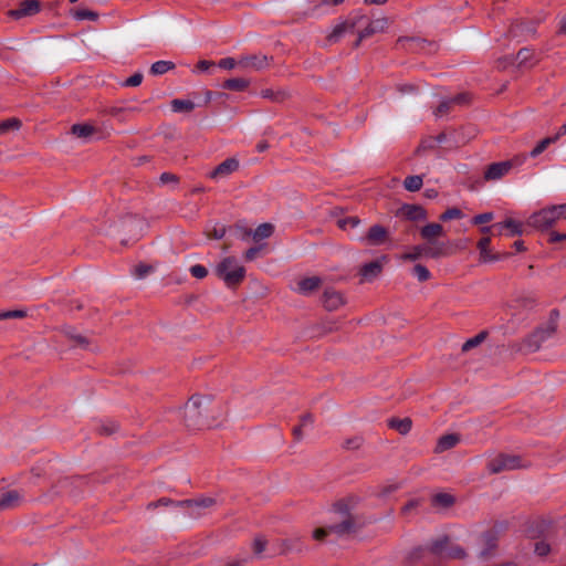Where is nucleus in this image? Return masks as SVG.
<instances>
[{
    "mask_svg": "<svg viewBox=\"0 0 566 566\" xmlns=\"http://www.w3.org/2000/svg\"><path fill=\"white\" fill-rule=\"evenodd\" d=\"M493 220V213L492 212H485L481 214H476L472 219V223L475 226L484 224Z\"/></svg>",
    "mask_w": 566,
    "mask_h": 566,
    "instance_id": "obj_50",
    "label": "nucleus"
},
{
    "mask_svg": "<svg viewBox=\"0 0 566 566\" xmlns=\"http://www.w3.org/2000/svg\"><path fill=\"white\" fill-rule=\"evenodd\" d=\"M551 552V547L548 544L544 542H538L535 544V553L538 556H546Z\"/></svg>",
    "mask_w": 566,
    "mask_h": 566,
    "instance_id": "obj_58",
    "label": "nucleus"
},
{
    "mask_svg": "<svg viewBox=\"0 0 566 566\" xmlns=\"http://www.w3.org/2000/svg\"><path fill=\"white\" fill-rule=\"evenodd\" d=\"M396 216L409 221H422L427 219L428 213L420 205L405 203L397 210Z\"/></svg>",
    "mask_w": 566,
    "mask_h": 566,
    "instance_id": "obj_13",
    "label": "nucleus"
},
{
    "mask_svg": "<svg viewBox=\"0 0 566 566\" xmlns=\"http://www.w3.org/2000/svg\"><path fill=\"white\" fill-rule=\"evenodd\" d=\"M442 255H444V251L441 247L419 244L411 247L408 252L400 256V259L403 261H416L422 256L438 259Z\"/></svg>",
    "mask_w": 566,
    "mask_h": 566,
    "instance_id": "obj_10",
    "label": "nucleus"
},
{
    "mask_svg": "<svg viewBox=\"0 0 566 566\" xmlns=\"http://www.w3.org/2000/svg\"><path fill=\"white\" fill-rule=\"evenodd\" d=\"M21 127L20 119L15 117L8 118L0 123V135H4L9 130H18Z\"/></svg>",
    "mask_w": 566,
    "mask_h": 566,
    "instance_id": "obj_41",
    "label": "nucleus"
},
{
    "mask_svg": "<svg viewBox=\"0 0 566 566\" xmlns=\"http://www.w3.org/2000/svg\"><path fill=\"white\" fill-rule=\"evenodd\" d=\"M423 184L422 177L415 175V176H408L405 181L403 186L408 191H418L421 189Z\"/></svg>",
    "mask_w": 566,
    "mask_h": 566,
    "instance_id": "obj_39",
    "label": "nucleus"
},
{
    "mask_svg": "<svg viewBox=\"0 0 566 566\" xmlns=\"http://www.w3.org/2000/svg\"><path fill=\"white\" fill-rule=\"evenodd\" d=\"M328 534H332L329 532V525L326 527H318V528L314 530L313 538L316 541H323Z\"/></svg>",
    "mask_w": 566,
    "mask_h": 566,
    "instance_id": "obj_56",
    "label": "nucleus"
},
{
    "mask_svg": "<svg viewBox=\"0 0 566 566\" xmlns=\"http://www.w3.org/2000/svg\"><path fill=\"white\" fill-rule=\"evenodd\" d=\"M142 82H143V74L135 73L125 81L124 85L129 86V87H135V86L140 85Z\"/></svg>",
    "mask_w": 566,
    "mask_h": 566,
    "instance_id": "obj_52",
    "label": "nucleus"
},
{
    "mask_svg": "<svg viewBox=\"0 0 566 566\" xmlns=\"http://www.w3.org/2000/svg\"><path fill=\"white\" fill-rule=\"evenodd\" d=\"M433 505L449 507L454 503V497L448 493H438L432 497Z\"/></svg>",
    "mask_w": 566,
    "mask_h": 566,
    "instance_id": "obj_40",
    "label": "nucleus"
},
{
    "mask_svg": "<svg viewBox=\"0 0 566 566\" xmlns=\"http://www.w3.org/2000/svg\"><path fill=\"white\" fill-rule=\"evenodd\" d=\"M556 319L552 317L548 326L545 329H537L530 336L528 342L532 346H534L535 349H537L542 342L551 337L556 332Z\"/></svg>",
    "mask_w": 566,
    "mask_h": 566,
    "instance_id": "obj_20",
    "label": "nucleus"
},
{
    "mask_svg": "<svg viewBox=\"0 0 566 566\" xmlns=\"http://www.w3.org/2000/svg\"><path fill=\"white\" fill-rule=\"evenodd\" d=\"M153 271V266L150 265H147V264H138L135 266L134 269V275L137 277V279H143L145 277L148 273H150Z\"/></svg>",
    "mask_w": 566,
    "mask_h": 566,
    "instance_id": "obj_49",
    "label": "nucleus"
},
{
    "mask_svg": "<svg viewBox=\"0 0 566 566\" xmlns=\"http://www.w3.org/2000/svg\"><path fill=\"white\" fill-rule=\"evenodd\" d=\"M465 101H467L465 95H463V94H459L458 96H455L452 99L443 101L437 107L436 115H438V116L444 115L450 111L452 104H455V103L460 104V103H464Z\"/></svg>",
    "mask_w": 566,
    "mask_h": 566,
    "instance_id": "obj_35",
    "label": "nucleus"
},
{
    "mask_svg": "<svg viewBox=\"0 0 566 566\" xmlns=\"http://www.w3.org/2000/svg\"><path fill=\"white\" fill-rule=\"evenodd\" d=\"M419 500H410L401 507V513L403 515H408L411 511L416 510L419 506Z\"/></svg>",
    "mask_w": 566,
    "mask_h": 566,
    "instance_id": "obj_57",
    "label": "nucleus"
},
{
    "mask_svg": "<svg viewBox=\"0 0 566 566\" xmlns=\"http://www.w3.org/2000/svg\"><path fill=\"white\" fill-rule=\"evenodd\" d=\"M413 274L420 282H426L431 277L430 271L422 264H416L413 266Z\"/></svg>",
    "mask_w": 566,
    "mask_h": 566,
    "instance_id": "obj_44",
    "label": "nucleus"
},
{
    "mask_svg": "<svg viewBox=\"0 0 566 566\" xmlns=\"http://www.w3.org/2000/svg\"><path fill=\"white\" fill-rule=\"evenodd\" d=\"M430 551L436 555L447 558L461 559L465 557V551L461 546L451 543L447 536L433 541L430 545Z\"/></svg>",
    "mask_w": 566,
    "mask_h": 566,
    "instance_id": "obj_8",
    "label": "nucleus"
},
{
    "mask_svg": "<svg viewBox=\"0 0 566 566\" xmlns=\"http://www.w3.org/2000/svg\"><path fill=\"white\" fill-rule=\"evenodd\" d=\"M24 317H27V312L24 310H12V311L0 312V321L11 319V318H24Z\"/></svg>",
    "mask_w": 566,
    "mask_h": 566,
    "instance_id": "obj_45",
    "label": "nucleus"
},
{
    "mask_svg": "<svg viewBox=\"0 0 566 566\" xmlns=\"http://www.w3.org/2000/svg\"><path fill=\"white\" fill-rule=\"evenodd\" d=\"M174 112H191L195 108V103L189 99L175 98L170 103Z\"/></svg>",
    "mask_w": 566,
    "mask_h": 566,
    "instance_id": "obj_36",
    "label": "nucleus"
},
{
    "mask_svg": "<svg viewBox=\"0 0 566 566\" xmlns=\"http://www.w3.org/2000/svg\"><path fill=\"white\" fill-rule=\"evenodd\" d=\"M443 227L436 222L428 223L420 229V237L429 243H433L434 239L443 235Z\"/></svg>",
    "mask_w": 566,
    "mask_h": 566,
    "instance_id": "obj_23",
    "label": "nucleus"
},
{
    "mask_svg": "<svg viewBox=\"0 0 566 566\" xmlns=\"http://www.w3.org/2000/svg\"><path fill=\"white\" fill-rule=\"evenodd\" d=\"M463 218V213L459 208H449L443 213L440 214L441 221H449L453 219H461Z\"/></svg>",
    "mask_w": 566,
    "mask_h": 566,
    "instance_id": "obj_43",
    "label": "nucleus"
},
{
    "mask_svg": "<svg viewBox=\"0 0 566 566\" xmlns=\"http://www.w3.org/2000/svg\"><path fill=\"white\" fill-rule=\"evenodd\" d=\"M564 240H566V233H558V232L549 233V237H548L549 243H555V242H559V241H564Z\"/></svg>",
    "mask_w": 566,
    "mask_h": 566,
    "instance_id": "obj_59",
    "label": "nucleus"
},
{
    "mask_svg": "<svg viewBox=\"0 0 566 566\" xmlns=\"http://www.w3.org/2000/svg\"><path fill=\"white\" fill-rule=\"evenodd\" d=\"M406 43H409V46L415 50L423 51V52H434L437 50V44L433 42H428L423 39L419 38H399L397 40V44H401L405 46Z\"/></svg>",
    "mask_w": 566,
    "mask_h": 566,
    "instance_id": "obj_18",
    "label": "nucleus"
},
{
    "mask_svg": "<svg viewBox=\"0 0 566 566\" xmlns=\"http://www.w3.org/2000/svg\"><path fill=\"white\" fill-rule=\"evenodd\" d=\"M71 132L76 137L86 139L96 133V128L91 124H74Z\"/></svg>",
    "mask_w": 566,
    "mask_h": 566,
    "instance_id": "obj_27",
    "label": "nucleus"
},
{
    "mask_svg": "<svg viewBox=\"0 0 566 566\" xmlns=\"http://www.w3.org/2000/svg\"><path fill=\"white\" fill-rule=\"evenodd\" d=\"M563 219H566V203L547 207L534 212L528 219V224L536 229L545 230Z\"/></svg>",
    "mask_w": 566,
    "mask_h": 566,
    "instance_id": "obj_5",
    "label": "nucleus"
},
{
    "mask_svg": "<svg viewBox=\"0 0 566 566\" xmlns=\"http://www.w3.org/2000/svg\"><path fill=\"white\" fill-rule=\"evenodd\" d=\"M322 303L327 311L332 312L345 305L346 300L342 292L328 287L323 292Z\"/></svg>",
    "mask_w": 566,
    "mask_h": 566,
    "instance_id": "obj_14",
    "label": "nucleus"
},
{
    "mask_svg": "<svg viewBox=\"0 0 566 566\" xmlns=\"http://www.w3.org/2000/svg\"><path fill=\"white\" fill-rule=\"evenodd\" d=\"M213 65H214V62H212V61L201 60V61H199V62H198V64H197V69H198L199 71H202V72H203V71L209 70V69H210V67H212Z\"/></svg>",
    "mask_w": 566,
    "mask_h": 566,
    "instance_id": "obj_61",
    "label": "nucleus"
},
{
    "mask_svg": "<svg viewBox=\"0 0 566 566\" xmlns=\"http://www.w3.org/2000/svg\"><path fill=\"white\" fill-rule=\"evenodd\" d=\"M70 14L78 21L90 20L95 21L98 19V13L88 9H71Z\"/></svg>",
    "mask_w": 566,
    "mask_h": 566,
    "instance_id": "obj_33",
    "label": "nucleus"
},
{
    "mask_svg": "<svg viewBox=\"0 0 566 566\" xmlns=\"http://www.w3.org/2000/svg\"><path fill=\"white\" fill-rule=\"evenodd\" d=\"M262 248H263L262 245H259V247H252V248L248 249L243 255L244 260L245 261L255 260L259 256Z\"/></svg>",
    "mask_w": 566,
    "mask_h": 566,
    "instance_id": "obj_51",
    "label": "nucleus"
},
{
    "mask_svg": "<svg viewBox=\"0 0 566 566\" xmlns=\"http://www.w3.org/2000/svg\"><path fill=\"white\" fill-rule=\"evenodd\" d=\"M388 231L385 227L375 224L369 228L366 240L371 245H380L388 241Z\"/></svg>",
    "mask_w": 566,
    "mask_h": 566,
    "instance_id": "obj_21",
    "label": "nucleus"
},
{
    "mask_svg": "<svg viewBox=\"0 0 566 566\" xmlns=\"http://www.w3.org/2000/svg\"><path fill=\"white\" fill-rule=\"evenodd\" d=\"M460 442V436L455 433L444 434L438 439L434 448L436 453H442L454 448Z\"/></svg>",
    "mask_w": 566,
    "mask_h": 566,
    "instance_id": "obj_24",
    "label": "nucleus"
},
{
    "mask_svg": "<svg viewBox=\"0 0 566 566\" xmlns=\"http://www.w3.org/2000/svg\"><path fill=\"white\" fill-rule=\"evenodd\" d=\"M386 261L387 256H382L380 260L364 264L359 270L361 282L374 281L382 272L384 262Z\"/></svg>",
    "mask_w": 566,
    "mask_h": 566,
    "instance_id": "obj_16",
    "label": "nucleus"
},
{
    "mask_svg": "<svg viewBox=\"0 0 566 566\" xmlns=\"http://www.w3.org/2000/svg\"><path fill=\"white\" fill-rule=\"evenodd\" d=\"M227 417V406L210 395H192L185 405L184 422L190 430L218 428Z\"/></svg>",
    "mask_w": 566,
    "mask_h": 566,
    "instance_id": "obj_1",
    "label": "nucleus"
},
{
    "mask_svg": "<svg viewBox=\"0 0 566 566\" xmlns=\"http://www.w3.org/2000/svg\"><path fill=\"white\" fill-rule=\"evenodd\" d=\"M360 220L357 217H348L339 219L337 224L340 229L346 230L347 228H355L359 224Z\"/></svg>",
    "mask_w": 566,
    "mask_h": 566,
    "instance_id": "obj_46",
    "label": "nucleus"
},
{
    "mask_svg": "<svg viewBox=\"0 0 566 566\" xmlns=\"http://www.w3.org/2000/svg\"><path fill=\"white\" fill-rule=\"evenodd\" d=\"M556 143V138H553V137H546L544 139H542L534 148L533 150L530 153V156L531 157H537L538 155H541L544 150L547 149V147L552 144Z\"/></svg>",
    "mask_w": 566,
    "mask_h": 566,
    "instance_id": "obj_42",
    "label": "nucleus"
},
{
    "mask_svg": "<svg viewBox=\"0 0 566 566\" xmlns=\"http://www.w3.org/2000/svg\"><path fill=\"white\" fill-rule=\"evenodd\" d=\"M175 64L170 61H157L150 67V73L154 75H161L172 70Z\"/></svg>",
    "mask_w": 566,
    "mask_h": 566,
    "instance_id": "obj_38",
    "label": "nucleus"
},
{
    "mask_svg": "<svg viewBox=\"0 0 566 566\" xmlns=\"http://www.w3.org/2000/svg\"><path fill=\"white\" fill-rule=\"evenodd\" d=\"M240 167L239 160L231 157L223 160L211 172H209V178L218 180L221 178H226L233 172H235Z\"/></svg>",
    "mask_w": 566,
    "mask_h": 566,
    "instance_id": "obj_15",
    "label": "nucleus"
},
{
    "mask_svg": "<svg viewBox=\"0 0 566 566\" xmlns=\"http://www.w3.org/2000/svg\"><path fill=\"white\" fill-rule=\"evenodd\" d=\"M216 274L227 287L235 289L245 279V269L234 256H226L217 264Z\"/></svg>",
    "mask_w": 566,
    "mask_h": 566,
    "instance_id": "obj_4",
    "label": "nucleus"
},
{
    "mask_svg": "<svg viewBox=\"0 0 566 566\" xmlns=\"http://www.w3.org/2000/svg\"><path fill=\"white\" fill-rule=\"evenodd\" d=\"M218 65L224 70H232L238 65V61L233 57H224L219 61Z\"/></svg>",
    "mask_w": 566,
    "mask_h": 566,
    "instance_id": "obj_54",
    "label": "nucleus"
},
{
    "mask_svg": "<svg viewBox=\"0 0 566 566\" xmlns=\"http://www.w3.org/2000/svg\"><path fill=\"white\" fill-rule=\"evenodd\" d=\"M177 502L178 501H174V500H171L169 497H161L158 501L148 503L147 509L148 510H155L158 506H170V505L171 506H176Z\"/></svg>",
    "mask_w": 566,
    "mask_h": 566,
    "instance_id": "obj_47",
    "label": "nucleus"
},
{
    "mask_svg": "<svg viewBox=\"0 0 566 566\" xmlns=\"http://www.w3.org/2000/svg\"><path fill=\"white\" fill-rule=\"evenodd\" d=\"M276 551L275 554H286L291 549V542L289 539H280L276 542Z\"/></svg>",
    "mask_w": 566,
    "mask_h": 566,
    "instance_id": "obj_53",
    "label": "nucleus"
},
{
    "mask_svg": "<svg viewBox=\"0 0 566 566\" xmlns=\"http://www.w3.org/2000/svg\"><path fill=\"white\" fill-rule=\"evenodd\" d=\"M491 245L490 235H485L481 238L476 244V248L480 252V261L483 263L495 262L510 256V253L503 252V254H486V248Z\"/></svg>",
    "mask_w": 566,
    "mask_h": 566,
    "instance_id": "obj_17",
    "label": "nucleus"
},
{
    "mask_svg": "<svg viewBox=\"0 0 566 566\" xmlns=\"http://www.w3.org/2000/svg\"><path fill=\"white\" fill-rule=\"evenodd\" d=\"M494 227H499V232L501 233L503 229H507L510 231V235H518L522 234V223L512 219H507L504 222H500L494 224Z\"/></svg>",
    "mask_w": 566,
    "mask_h": 566,
    "instance_id": "obj_31",
    "label": "nucleus"
},
{
    "mask_svg": "<svg viewBox=\"0 0 566 566\" xmlns=\"http://www.w3.org/2000/svg\"><path fill=\"white\" fill-rule=\"evenodd\" d=\"M388 424L390 428L397 430L399 433L407 434L411 430L412 421L410 418H392L389 420Z\"/></svg>",
    "mask_w": 566,
    "mask_h": 566,
    "instance_id": "obj_29",
    "label": "nucleus"
},
{
    "mask_svg": "<svg viewBox=\"0 0 566 566\" xmlns=\"http://www.w3.org/2000/svg\"><path fill=\"white\" fill-rule=\"evenodd\" d=\"M268 539L263 535H256L252 542V551L256 557H262L266 551Z\"/></svg>",
    "mask_w": 566,
    "mask_h": 566,
    "instance_id": "obj_37",
    "label": "nucleus"
},
{
    "mask_svg": "<svg viewBox=\"0 0 566 566\" xmlns=\"http://www.w3.org/2000/svg\"><path fill=\"white\" fill-rule=\"evenodd\" d=\"M216 505V500L212 497L203 496L199 499L182 500L176 503V507L185 510L186 514L190 517L200 516L205 510Z\"/></svg>",
    "mask_w": 566,
    "mask_h": 566,
    "instance_id": "obj_9",
    "label": "nucleus"
},
{
    "mask_svg": "<svg viewBox=\"0 0 566 566\" xmlns=\"http://www.w3.org/2000/svg\"><path fill=\"white\" fill-rule=\"evenodd\" d=\"M314 422V418L311 413H305L300 418V426L306 427Z\"/></svg>",
    "mask_w": 566,
    "mask_h": 566,
    "instance_id": "obj_60",
    "label": "nucleus"
},
{
    "mask_svg": "<svg viewBox=\"0 0 566 566\" xmlns=\"http://www.w3.org/2000/svg\"><path fill=\"white\" fill-rule=\"evenodd\" d=\"M260 96L273 103H283L290 98V93L285 90L264 88L261 90Z\"/></svg>",
    "mask_w": 566,
    "mask_h": 566,
    "instance_id": "obj_26",
    "label": "nucleus"
},
{
    "mask_svg": "<svg viewBox=\"0 0 566 566\" xmlns=\"http://www.w3.org/2000/svg\"><path fill=\"white\" fill-rule=\"evenodd\" d=\"M274 232V226L272 223H262L253 231V240L261 241L270 238Z\"/></svg>",
    "mask_w": 566,
    "mask_h": 566,
    "instance_id": "obj_34",
    "label": "nucleus"
},
{
    "mask_svg": "<svg viewBox=\"0 0 566 566\" xmlns=\"http://www.w3.org/2000/svg\"><path fill=\"white\" fill-rule=\"evenodd\" d=\"M226 232H227L226 226L219 224V223H216L212 226L208 224L205 228V234L208 239H213V240L222 239L224 237Z\"/></svg>",
    "mask_w": 566,
    "mask_h": 566,
    "instance_id": "obj_32",
    "label": "nucleus"
},
{
    "mask_svg": "<svg viewBox=\"0 0 566 566\" xmlns=\"http://www.w3.org/2000/svg\"><path fill=\"white\" fill-rule=\"evenodd\" d=\"M559 32L566 35V15L560 20Z\"/></svg>",
    "mask_w": 566,
    "mask_h": 566,
    "instance_id": "obj_64",
    "label": "nucleus"
},
{
    "mask_svg": "<svg viewBox=\"0 0 566 566\" xmlns=\"http://www.w3.org/2000/svg\"><path fill=\"white\" fill-rule=\"evenodd\" d=\"M516 60L520 67H532L538 62L534 50L528 48L521 49L516 54Z\"/></svg>",
    "mask_w": 566,
    "mask_h": 566,
    "instance_id": "obj_25",
    "label": "nucleus"
},
{
    "mask_svg": "<svg viewBox=\"0 0 566 566\" xmlns=\"http://www.w3.org/2000/svg\"><path fill=\"white\" fill-rule=\"evenodd\" d=\"M41 9V2L39 0H24L20 2L17 9L8 11V15L12 19L19 20L24 17H31L36 14Z\"/></svg>",
    "mask_w": 566,
    "mask_h": 566,
    "instance_id": "obj_11",
    "label": "nucleus"
},
{
    "mask_svg": "<svg viewBox=\"0 0 566 566\" xmlns=\"http://www.w3.org/2000/svg\"><path fill=\"white\" fill-rule=\"evenodd\" d=\"M486 337H488V332L486 331L480 332L475 336L467 339L463 343L461 350L463 353L470 352L471 349H473V348L478 347L479 345H481L486 339Z\"/></svg>",
    "mask_w": 566,
    "mask_h": 566,
    "instance_id": "obj_30",
    "label": "nucleus"
},
{
    "mask_svg": "<svg viewBox=\"0 0 566 566\" xmlns=\"http://www.w3.org/2000/svg\"><path fill=\"white\" fill-rule=\"evenodd\" d=\"M270 61H271V59H269L264 54L247 55V56H242L238 61V66H240L244 70L261 71V70L270 66Z\"/></svg>",
    "mask_w": 566,
    "mask_h": 566,
    "instance_id": "obj_12",
    "label": "nucleus"
},
{
    "mask_svg": "<svg viewBox=\"0 0 566 566\" xmlns=\"http://www.w3.org/2000/svg\"><path fill=\"white\" fill-rule=\"evenodd\" d=\"M528 467L530 462L522 457L505 453H500L488 462V470L492 474Z\"/></svg>",
    "mask_w": 566,
    "mask_h": 566,
    "instance_id": "obj_6",
    "label": "nucleus"
},
{
    "mask_svg": "<svg viewBox=\"0 0 566 566\" xmlns=\"http://www.w3.org/2000/svg\"><path fill=\"white\" fill-rule=\"evenodd\" d=\"M292 433L294 436V439L300 441L303 438V427L300 424L294 427Z\"/></svg>",
    "mask_w": 566,
    "mask_h": 566,
    "instance_id": "obj_62",
    "label": "nucleus"
},
{
    "mask_svg": "<svg viewBox=\"0 0 566 566\" xmlns=\"http://www.w3.org/2000/svg\"><path fill=\"white\" fill-rule=\"evenodd\" d=\"M333 515L329 532L338 536L355 534L366 524L360 516L349 512L345 501H339L334 504Z\"/></svg>",
    "mask_w": 566,
    "mask_h": 566,
    "instance_id": "obj_3",
    "label": "nucleus"
},
{
    "mask_svg": "<svg viewBox=\"0 0 566 566\" xmlns=\"http://www.w3.org/2000/svg\"><path fill=\"white\" fill-rule=\"evenodd\" d=\"M23 496L20 492L12 490L0 497V512L18 507L22 503Z\"/></svg>",
    "mask_w": 566,
    "mask_h": 566,
    "instance_id": "obj_22",
    "label": "nucleus"
},
{
    "mask_svg": "<svg viewBox=\"0 0 566 566\" xmlns=\"http://www.w3.org/2000/svg\"><path fill=\"white\" fill-rule=\"evenodd\" d=\"M250 82L242 77L229 78L223 82L222 87L229 91L242 92L245 91Z\"/></svg>",
    "mask_w": 566,
    "mask_h": 566,
    "instance_id": "obj_28",
    "label": "nucleus"
},
{
    "mask_svg": "<svg viewBox=\"0 0 566 566\" xmlns=\"http://www.w3.org/2000/svg\"><path fill=\"white\" fill-rule=\"evenodd\" d=\"M159 179H160L161 184H178L179 182V177L171 172H163L160 175Z\"/></svg>",
    "mask_w": 566,
    "mask_h": 566,
    "instance_id": "obj_55",
    "label": "nucleus"
},
{
    "mask_svg": "<svg viewBox=\"0 0 566 566\" xmlns=\"http://www.w3.org/2000/svg\"><path fill=\"white\" fill-rule=\"evenodd\" d=\"M322 285V280L318 276L303 277L297 281L295 292L301 295H310Z\"/></svg>",
    "mask_w": 566,
    "mask_h": 566,
    "instance_id": "obj_19",
    "label": "nucleus"
},
{
    "mask_svg": "<svg viewBox=\"0 0 566 566\" xmlns=\"http://www.w3.org/2000/svg\"><path fill=\"white\" fill-rule=\"evenodd\" d=\"M388 27V20L386 18H379L370 20L366 15L355 14L346 19L343 23L337 24L329 38L337 40L346 32H356L358 39L355 42V46H359L364 39L370 38L376 33L384 32Z\"/></svg>",
    "mask_w": 566,
    "mask_h": 566,
    "instance_id": "obj_2",
    "label": "nucleus"
},
{
    "mask_svg": "<svg viewBox=\"0 0 566 566\" xmlns=\"http://www.w3.org/2000/svg\"><path fill=\"white\" fill-rule=\"evenodd\" d=\"M566 135V124L562 125L559 128H558V132L556 133L555 136H553V138H556V142L562 137Z\"/></svg>",
    "mask_w": 566,
    "mask_h": 566,
    "instance_id": "obj_63",
    "label": "nucleus"
},
{
    "mask_svg": "<svg viewBox=\"0 0 566 566\" xmlns=\"http://www.w3.org/2000/svg\"><path fill=\"white\" fill-rule=\"evenodd\" d=\"M526 160L525 154L514 156L510 160L493 163L489 165L484 171V179L486 181L499 180L506 176L511 169L522 166Z\"/></svg>",
    "mask_w": 566,
    "mask_h": 566,
    "instance_id": "obj_7",
    "label": "nucleus"
},
{
    "mask_svg": "<svg viewBox=\"0 0 566 566\" xmlns=\"http://www.w3.org/2000/svg\"><path fill=\"white\" fill-rule=\"evenodd\" d=\"M190 273L196 279H205L208 275V270L201 264H195L190 268Z\"/></svg>",
    "mask_w": 566,
    "mask_h": 566,
    "instance_id": "obj_48",
    "label": "nucleus"
}]
</instances>
